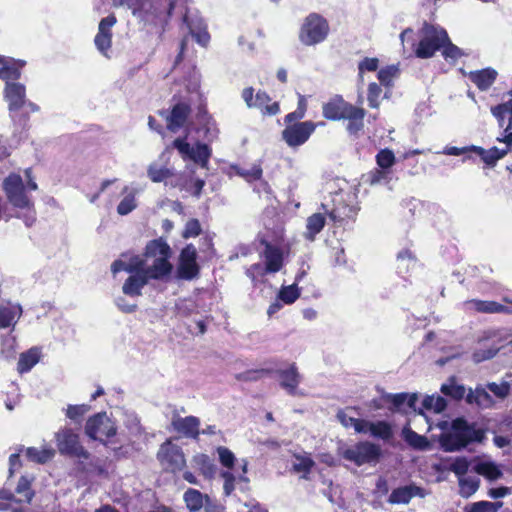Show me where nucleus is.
I'll return each mask as SVG.
<instances>
[{"mask_svg": "<svg viewBox=\"0 0 512 512\" xmlns=\"http://www.w3.org/2000/svg\"><path fill=\"white\" fill-rule=\"evenodd\" d=\"M484 431L463 418H457L451 423V431L440 437L441 447L447 452L459 451L472 442H482Z\"/></svg>", "mask_w": 512, "mask_h": 512, "instance_id": "nucleus-1", "label": "nucleus"}, {"mask_svg": "<svg viewBox=\"0 0 512 512\" xmlns=\"http://www.w3.org/2000/svg\"><path fill=\"white\" fill-rule=\"evenodd\" d=\"M171 255V248L164 239L151 240L146 245L145 257L148 261L152 259V263H147L144 272L153 280H162L169 276L173 270V265L169 261Z\"/></svg>", "mask_w": 512, "mask_h": 512, "instance_id": "nucleus-2", "label": "nucleus"}, {"mask_svg": "<svg viewBox=\"0 0 512 512\" xmlns=\"http://www.w3.org/2000/svg\"><path fill=\"white\" fill-rule=\"evenodd\" d=\"M418 38L417 45L413 39L411 44L415 47V55L421 59L431 58L448 41V35L444 29L428 23H424L418 31Z\"/></svg>", "mask_w": 512, "mask_h": 512, "instance_id": "nucleus-3", "label": "nucleus"}, {"mask_svg": "<svg viewBox=\"0 0 512 512\" xmlns=\"http://www.w3.org/2000/svg\"><path fill=\"white\" fill-rule=\"evenodd\" d=\"M3 190L8 202L15 208L31 209L33 202L27 195L29 190L20 175L12 173L3 180Z\"/></svg>", "mask_w": 512, "mask_h": 512, "instance_id": "nucleus-4", "label": "nucleus"}, {"mask_svg": "<svg viewBox=\"0 0 512 512\" xmlns=\"http://www.w3.org/2000/svg\"><path fill=\"white\" fill-rule=\"evenodd\" d=\"M341 455L345 460L361 466L376 463L381 456V448L374 443L362 441L345 448Z\"/></svg>", "mask_w": 512, "mask_h": 512, "instance_id": "nucleus-5", "label": "nucleus"}, {"mask_svg": "<svg viewBox=\"0 0 512 512\" xmlns=\"http://www.w3.org/2000/svg\"><path fill=\"white\" fill-rule=\"evenodd\" d=\"M329 32L327 21L317 14L309 15L300 32V40L305 45H314L325 40Z\"/></svg>", "mask_w": 512, "mask_h": 512, "instance_id": "nucleus-6", "label": "nucleus"}, {"mask_svg": "<svg viewBox=\"0 0 512 512\" xmlns=\"http://www.w3.org/2000/svg\"><path fill=\"white\" fill-rule=\"evenodd\" d=\"M173 146L178 150L184 160L190 159L199 164L202 168H208L209 158L211 157V149L208 145L197 143L195 147L191 146L186 137L176 138Z\"/></svg>", "mask_w": 512, "mask_h": 512, "instance_id": "nucleus-7", "label": "nucleus"}, {"mask_svg": "<svg viewBox=\"0 0 512 512\" xmlns=\"http://www.w3.org/2000/svg\"><path fill=\"white\" fill-rule=\"evenodd\" d=\"M85 432L94 440L104 441L116 434V427L106 413H98L88 419Z\"/></svg>", "mask_w": 512, "mask_h": 512, "instance_id": "nucleus-8", "label": "nucleus"}, {"mask_svg": "<svg viewBox=\"0 0 512 512\" xmlns=\"http://www.w3.org/2000/svg\"><path fill=\"white\" fill-rule=\"evenodd\" d=\"M196 248L189 244L180 253L177 266V278L183 280H193L199 275V266L196 262Z\"/></svg>", "mask_w": 512, "mask_h": 512, "instance_id": "nucleus-9", "label": "nucleus"}, {"mask_svg": "<svg viewBox=\"0 0 512 512\" xmlns=\"http://www.w3.org/2000/svg\"><path fill=\"white\" fill-rule=\"evenodd\" d=\"M57 447L61 454L87 459L89 453L79 444L78 436L71 429H63L56 433Z\"/></svg>", "mask_w": 512, "mask_h": 512, "instance_id": "nucleus-10", "label": "nucleus"}, {"mask_svg": "<svg viewBox=\"0 0 512 512\" xmlns=\"http://www.w3.org/2000/svg\"><path fill=\"white\" fill-rule=\"evenodd\" d=\"M157 457L161 465L172 472L181 470L185 465L184 454L180 447L170 441L163 443L158 451Z\"/></svg>", "mask_w": 512, "mask_h": 512, "instance_id": "nucleus-11", "label": "nucleus"}, {"mask_svg": "<svg viewBox=\"0 0 512 512\" xmlns=\"http://www.w3.org/2000/svg\"><path fill=\"white\" fill-rule=\"evenodd\" d=\"M316 124L311 121L288 125L282 132V137L290 147L304 144L314 132Z\"/></svg>", "mask_w": 512, "mask_h": 512, "instance_id": "nucleus-12", "label": "nucleus"}, {"mask_svg": "<svg viewBox=\"0 0 512 512\" xmlns=\"http://www.w3.org/2000/svg\"><path fill=\"white\" fill-rule=\"evenodd\" d=\"M491 113L497 119L500 127H504L505 135L498 141L512 145V99L491 108Z\"/></svg>", "mask_w": 512, "mask_h": 512, "instance_id": "nucleus-13", "label": "nucleus"}, {"mask_svg": "<svg viewBox=\"0 0 512 512\" xmlns=\"http://www.w3.org/2000/svg\"><path fill=\"white\" fill-rule=\"evenodd\" d=\"M253 88H246L243 90L242 97L249 108H258L268 115H275L279 112V105L277 102L268 105L270 97L263 91H258L255 97L253 96Z\"/></svg>", "mask_w": 512, "mask_h": 512, "instance_id": "nucleus-14", "label": "nucleus"}, {"mask_svg": "<svg viewBox=\"0 0 512 512\" xmlns=\"http://www.w3.org/2000/svg\"><path fill=\"white\" fill-rule=\"evenodd\" d=\"M354 105L346 102L341 96H335L323 104L324 118L332 121L342 120L353 109Z\"/></svg>", "mask_w": 512, "mask_h": 512, "instance_id": "nucleus-15", "label": "nucleus"}, {"mask_svg": "<svg viewBox=\"0 0 512 512\" xmlns=\"http://www.w3.org/2000/svg\"><path fill=\"white\" fill-rule=\"evenodd\" d=\"M116 17L111 14L103 18L98 26V33L95 36L94 42L97 49L103 54L107 55V51L112 43V27L116 24Z\"/></svg>", "mask_w": 512, "mask_h": 512, "instance_id": "nucleus-16", "label": "nucleus"}, {"mask_svg": "<svg viewBox=\"0 0 512 512\" xmlns=\"http://www.w3.org/2000/svg\"><path fill=\"white\" fill-rule=\"evenodd\" d=\"M426 492L421 487L410 484L394 489L389 495L388 502L391 504H408L414 497L424 498Z\"/></svg>", "mask_w": 512, "mask_h": 512, "instance_id": "nucleus-17", "label": "nucleus"}, {"mask_svg": "<svg viewBox=\"0 0 512 512\" xmlns=\"http://www.w3.org/2000/svg\"><path fill=\"white\" fill-rule=\"evenodd\" d=\"M26 89L23 84L7 82L5 87V98L9 103L10 112L21 109L25 104Z\"/></svg>", "mask_w": 512, "mask_h": 512, "instance_id": "nucleus-18", "label": "nucleus"}, {"mask_svg": "<svg viewBox=\"0 0 512 512\" xmlns=\"http://www.w3.org/2000/svg\"><path fill=\"white\" fill-rule=\"evenodd\" d=\"M150 277L144 272L130 275L123 284L122 291L130 297H137L142 294V288L148 283Z\"/></svg>", "mask_w": 512, "mask_h": 512, "instance_id": "nucleus-19", "label": "nucleus"}, {"mask_svg": "<svg viewBox=\"0 0 512 512\" xmlns=\"http://www.w3.org/2000/svg\"><path fill=\"white\" fill-rule=\"evenodd\" d=\"M263 257L265 260V273H276L281 270L283 266V253L279 248L266 243Z\"/></svg>", "mask_w": 512, "mask_h": 512, "instance_id": "nucleus-20", "label": "nucleus"}, {"mask_svg": "<svg viewBox=\"0 0 512 512\" xmlns=\"http://www.w3.org/2000/svg\"><path fill=\"white\" fill-rule=\"evenodd\" d=\"M174 429L187 437L197 438L199 435L200 421L197 417H177L172 421Z\"/></svg>", "mask_w": 512, "mask_h": 512, "instance_id": "nucleus-21", "label": "nucleus"}, {"mask_svg": "<svg viewBox=\"0 0 512 512\" xmlns=\"http://www.w3.org/2000/svg\"><path fill=\"white\" fill-rule=\"evenodd\" d=\"M190 108L187 104L179 103L175 105L167 117V128L171 132H177L185 124Z\"/></svg>", "mask_w": 512, "mask_h": 512, "instance_id": "nucleus-22", "label": "nucleus"}, {"mask_svg": "<svg viewBox=\"0 0 512 512\" xmlns=\"http://www.w3.org/2000/svg\"><path fill=\"white\" fill-rule=\"evenodd\" d=\"M363 430L361 433H370L373 437L380 438L383 440H388L392 437V427L386 421H377L371 422L368 420H364Z\"/></svg>", "mask_w": 512, "mask_h": 512, "instance_id": "nucleus-23", "label": "nucleus"}, {"mask_svg": "<svg viewBox=\"0 0 512 512\" xmlns=\"http://www.w3.org/2000/svg\"><path fill=\"white\" fill-rule=\"evenodd\" d=\"M25 65L24 61H16L14 59H0V78L5 80H16L20 77V69Z\"/></svg>", "mask_w": 512, "mask_h": 512, "instance_id": "nucleus-24", "label": "nucleus"}, {"mask_svg": "<svg viewBox=\"0 0 512 512\" xmlns=\"http://www.w3.org/2000/svg\"><path fill=\"white\" fill-rule=\"evenodd\" d=\"M469 309H474L481 313H506L510 314L512 311L502 304L495 301H483V300H470L466 302Z\"/></svg>", "mask_w": 512, "mask_h": 512, "instance_id": "nucleus-25", "label": "nucleus"}, {"mask_svg": "<svg viewBox=\"0 0 512 512\" xmlns=\"http://www.w3.org/2000/svg\"><path fill=\"white\" fill-rule=\"evenodd\" d=\"M22 307L20 304L13 306H0V329L15 326L22 316Z\"/></svg>", "mask_w": 512, "mask_h": 512, "instance_id": "nucleus-26", "label": "nucleus"}, {"mask_svg": "<svg viewBox=\"0 0 512 512\" xmlns=\"http://www.w3.org/2000/svg\"><path fill=\"white\" fill-rule=\"evenodd\" d=\"M497 72L494 69L486 68L470 72V80L480 89L487 90L495 81Z\"/></svg>", "mask_w": 512, "mask_h": 512, "instance_id": "nucleus-27", "label": "nucleus"}, {"mask_svg": "<svg viewBox=\"0 0 512 512\" xmlns=\"http://www.w3.org/2000/svg\"><path fill=\"white\" fill-rule=\"evenodd\" d=\"M466 400L468 403H475L481 408H490L494 405V400L487 392V387L485 388L481 385L477 386L474 390L470 389Z\"/></svg>", "mask_w": 512, "mask_h": 512, "instance_id": "nucleus-28", "label": "nucleus"}, {"mask_svg": "<svg viewBox=\"0 0 512 512\" xmlns=\"http://www.w3.org/2000/svg\"><path fill=\"white\" fill-rule=\"evenodd\" d=\"M207 498L210 497L192 488L186 490L183 495L184 502L189 512H199L201 509H204Z\"/></svg>", "mask_w": 512, "mask_h": 512, "instance_id": "nucleus-29", "label": "nucleus"}, {"mask_svg": "<svg viewBox=\"0 0 512 512\" xmlns=\"http://www.w3.org/2000/svg\"><path fill=\"white\" fill-rule=\"evenodd\" d=\"M511 145H507L504 149L493 147L489 150H485L479 146H471V150L478 154L481 159L488 165H494L496 161L503 158L509 151Z\"/></svg>", "mask_w": 512, "mask_h": 512, "instance_id": "nucleus-30", "label": "nucleus"}, {"mask_svg": "<svg viewBox=\"0 0 512 512\" xmlns=\"http://www.w3.org/2000/svg\"><path fill=\"white\" fill-rule=\"evenodd\" d=\"M474 471L489 481H495L503 476L499 466L491 461H482L474 466Z\"/></svg>", "mask_w": 512, "mask_h": 512, "instance_id": "nucleus-31", "label": "nucleus"}, {"mask_svg": "<svg viewBox=\"0 0 512 512\" xmlns=\"http://www.w3.org/2000/svg\"><path fill=\"white\" fill-rule=\"evenodd\" d=\"M40 359V350L37 347H32L28 351L22 353L18 361L19 373H25L30 371Z\"/></svg>", "mask_w": 512, "mask_h": 512, "instance_id": "nucleus-32", "label": "nucleus"}, {"mask_svg": "<svg viewBox=\"0 0 512 512\" xmlns=\"http://www.w3.org/2000/svg\"><path fill=\"white\" fill-rule=\"evenodd\" d=\"M365 115V110L356 106L346 115L345 120H348L347 131L350 134H356L363 129Z\"/></svg>", "mask_w": 512, "mask_h": 512, "instance_id": "nucleus-33", "label": "nucleus"}, {"mask_svg": "<svg viewBox=\"0 0 512 512\" xmlns=\"http://www.w3.org/2000/svg\"><path fill=\"white\" fill-rule=\"evenodd\" d=\"M280 384L290 394H294L295 389L299 384V374L294 365L287 370H281L279 372Z\"/></svg>", "mask_w": 512, "mask_h": 512, "instance_id": "nucleus-34", "label": "nucleus"}, {"mask_svg": "<svg viewBox=\"0 0 512 512\" xmlns=\"http://www.w3.org/2000/svg\"><path fill=\"white\" fill-rule=\"evenodd\" d=\"M122 193L125 194L123 199L117 206V213L119 215H127L131 213L137 207L136 202V190H130L127 186H125L122 190Z\"/></svg>", "mask_w": 512, "mask_h": 512, "instance_id": "nucleus-35", "label": "nucleus"}, {"mask_svg": "<svg viewBox=\"0 0 512 512\" xmlns=\"http://www.w3.org/2000/svg\"><path fill=\"white\" fill-rule=\"evenodd\" d=\"M184 22L187 24L191 35L197 43L204 47L207 46L210 40V35L206 30V26L203 25L202 22H199L198 24L192 23L187 14L184 16Z\"/></svg>", "mask_w": 512, "mask_h": 512, "instance_id": "nucleus-36", "label": "nucleus"}, {"mask_svg": "<svg viewBox=\"0 0 512 512\" xmlns=\"http://www.w3.org/2000/svg\"><path fill=\"white\" fill-rule=\"evenodd\" d=\"M55 455V450L52 448L37 449L35 447H29L26 449V456L30 461L44 464L50 461Z\"/></svg>", "mask_w": 512, "mask_h": 512, "instance_id": "nucleus-37", "label": "nucleus"}, {"mask_svg": "<svg viewBox=\"0 0 512 512\" xmlns=\"http://www.w3.org/2000/svg\"><path fill=\"white\" fill-rule=\"evenodd\" d=\"M459 494L463 498H469L477 492L480 487V480L477 477H460L458 479Z\"/></svg>", "mask_w": 512, "mask_h": 512, "instance_id": "nucleus-38", "label": "nucleus"}, {"mask_svg": "<svg viewBox=\"0 0 512 512\" xmlns=\"http://www.w3.org/2000/svg\"><path fill=\"white\" fill-rule=\"evenodd\" d=\"M402 436L404 440L415 449L425 450L429 446V442L425 436L419 435L408 427L402 430Z\"/></svg>", "mask_w": 512, "mask_h": 512, "instance_id": "nucleus-39", "label": "nucleus"}, {"mask_svg": "<svg viewBox=\"0 0 512 512\" xmlns=\"http://www.w3.org/2000/svg\"><path fill=\"white\" fill-rule=\"evenodd\" d=\"M325 225V218L321 213H315L308 217L305 237L309 240H314L316 234H318Z\"/></svg>", "mask_w": 512, "mask_h": 512, "instance_id": "nucleus-40", "label": "nucleus"}, {"mask_svg": "<svg viewBox=\"0 0 512 512\" xmlns=\"http://www.w3.org/2000/svg\"><path fill=\"white\" fill-rule=\"evenodd\" d=\"M148 177L154 183L166 182L170 177L173 176V170L166 167H157L151 164L147 170Z\"/></svg>", "mask_w": 512, "mask_h": 512, "instance_id": "nucleus-41", "label": "nucleus"}, {"mask_svg": "<svg viewBox=\"0 0 512 512\" xmlns=\"http://www.w3.org/2000/svg\"><path fill=\"white\" fill-rule=\"evenodd\" d=\"M440 390L444 395L450 396L455 400L462 399L466 393L465 387L457 384L454 378H451L448 383L442 384Z\"/></svg>", "mask_w": 512, "mask_h": 512, "instance_id": "nucleus-42", "label": "nucleus"}, {"mask_svg": "<svg viewBox=\"0 0 512 512\" xmlns=\"http://www.w3.org/2000/svg\"><path fill=\"white\" fill-rule=\"evenodd\" d=\"M16 493L20 496L18 499L19 502H30L34 496V492L31 489L30 480L22 476L17 484Z\"/></svg>", "mask_w": 512, "mask_h": 512, "instance_id": "nucleus-43", "label": "nucleus"}, {"mask_svg": "<svg viewBox=\"0 0 512 512\" xmlns=\"http://www.w3.org/2000/svg\"><path fill=\"white\" fill-rule=\"evenodd\" d=\"M422 405L427 410H432L435 413H441L445 410L447 403L446 400L439 395L426 396Z\"/></svg>", "mask_w": 512, "mask_h": 512, "instance_id": "nucleus-44", "label": "nucleus"}, {"mask_svg": "<svg viewBox=\"0 0 512 512\" xmlns=\"http://www.w3.org/2000/svg\"><path fill=\"white\" fill-rule=\"evenodd\" d=\"M314 466V461L307 455H295L293 460V470L298 473H303L304 476L308 474L312 467Z\"/></svg>", "mask_w": 512, "mask_h": 512, "instance_id": "nucleus-45", "label": "nucleus"}, {"mask_svg": "<svg viewBox=\"0 0 512 512\" xmlns=\"http://www.w3.org/2000/svg\"><path fill=\"white\" fill-rule=\"evenodd\" d=\"M336 417L345 428L353 427L358 433H361V430H363V419H357L349 416L345 411L342 410L337 413Z\"/></svg>", "mask_w": 512, "mask_h": 512, "instance_id": "nucleus-46", "label": "nucleus"}, {"mask_svg": "<svg viewBox=\"0 0 512 512\" xmlns=\"http://www.w3.org/2000/svg\"><path fill=\"white\" fill-rule=\"evenodd\" d=\"M487 389L494 394L495 397L503 400L510 393V384L507 381L501 383L490 382L487 384Z\"/></svg>", "mask_w": 512, "mask_h": 512, "instance_id": "nucleus-47", "label": "nucleus"}, {"mask_svg": "<svg viewBox=\"0 0 512 512\" xmlns=\"http://www.w3.org/2000/svg\"><path fill=\"white\" fill-rule=\"evenodd\" d=\"M470 463L465 457H457L450 464L449 470L460 477H464L469 470Z\"/></svg>", "mask_w": 512, "mask_h": 512, "instance_id": "nucleus-48", "label": "nucleus"}, {"mask_svg": "<svg viewBox=\"0 0 512 512\" xmlns=\"http://www.w3.org/2000/svg\"><path fill=\"white\" fill-rule=\"evenodd\" d=\"M90 410L86 404L69 405L66 410V416L75 422H80L82 417Z\"/></svg>", "mask_w": 512, "mask_h": 512, "instance_id": "nucleus-49", "label": "nucleus"}, {"mask_svg": "<svg viewBox=\"0 0 512 512\" xmlns=\"http://www.w3.org/2000/svg\"><path fill=\"white\" fill-rule=\"evenodd\" d=\"M398 67L395 65L388 66L386 68L381 69L378 72V79L381 84L385 86L391 85L393 79L398 75Z\"/></svg>", "mask_w": 512, "mask_h": 512, "instance_id": "nucleus-50", "label": "nucleus"}, {"mask_svg": "<svg viewBox=\"0 0 512 512\" xmlns=\"http://www.w3.org/2000/svg\"><path fill=\"white\" fill-rule=\"evenodd\" d=\"M356 214L355 210L352 207H348L346 205L338 206L333 209L329 216L334 221H342L345 218H352Z\"/></svg>", "mask_w": 512, "mask_h": 512, "instance_id": "nucleus-51", "label": "nucleus"}, {"mask_svg": "<svg viewBox=\"0 0 512 512\" xmlns=\"http://www.w3.org/2000/svg\"><path fill=\"white\" fill-rule=\"evenodd\" d=\"M299 297V291L296 284L283 287L279 292V298L286 304L294 303Z\"/></svg>", "mask_w": 512, "mask_h": 512, "instance_id": "nucleus-52", "label": "nucleus"}, {"mask_svg": "<svg viewBox=\"0 0 512 512\" xmlns=\"http://www.w3.org/2000/svg\"><path fill=\"white\" fill-rule=\"evenodd\" d=\"M381 87L377 83H370L368 86L367 100L371 108H378L380 105Z\"/></svg>", "mask_w": 512, "mask_h": 512, "instance_id": "nucleus-53", "label": "nucleus"}, {"mask_svg": "<svg viewBox=\"0 0 512 512\" xmlns=\"http://www.w3.org/2000/svg\"><path fill=\"white\" fill-rule=\"evenodd\" d=\"M376 160L381 168L387 169L395 163V156L391 150L383 149L377 154Z\"/></svg>", "mask_w": 512, "mask_h": 512, "instance_id": "nucleus-54", "label": "nucleus"}, {"mask_svg": "<svg viewBox=\"0 0 512 512\" xmlns=\"http://www.w3.org/2000/svg\"><path fill=\"white\" fill-rule=\"evenodd\" d=\"M148 259L144 256V258L140 256L131 257L129 262H127L129 266V273L135 274L140 271H145L147 267Z\"/></svg>", "mask_w": 512, "mask_h": 512, "instance_id": "nucleus-55", "label": "nucleus"}, {"mask_svg": "<svg viewBox=\"0 0 512 512\" xmlns=\"http://www.w3.org/2000/svg\"><path fill=\"white\" fill-rule=\"evenodd\" d=\"M217 453L220 459V462L223 466L227 468H232L235 462V456L232 451H230L226 447H218Z\"/></svg>", "mask_w": 512, "mask_h": 512, "instance_id": "nucleus-56", "label": "nucleus"}, {"mask_svg": "<svg viewBox=\"0 0 512 512\" xmlns=\"http://www.w3.org/2000/svg\"><path fill=\"white\" fill-rule=\"evenodd\" d=\"M498 351L499 348L496 347L488 348L485 350L479 349L473 353L472 358L475 363H480L482 361L492 359L498 353Z\"/></svg>", "mask_w": 512, "mask_h": 512, "instance_id": "nucleus-57", "label": "nucleus"}, {"mask_svg": "<svg viewBox=\"0 0 512 512\" xmlns=\"http://www.w3.org/2000/svg\"><path fill=\"white\" fill-rule=\"evenodd\" d=\"M201 233V226L197 219H190L186 225L185 229L182 233L183 238H191L196 237Z\"/></svg>", "mask_w": 512, "mask_h": 512, "instance_id": "nucleus-58", "label": "nucleus"}, {"mask_svg": "<svg viewBox=\"0 0 512 512\" xmlns=\"http://www.w3.org/2000/svg\"><path fill=\"white\" fill-rule=\"evenodd\" d=\"M442 48H443L442 54L445 57V59H451V60L455 61L459 57L462 56V51L460 50V48H458L457 46L452 44L449 39L444 44V46H442Z\"/></svg>", "mask_w": 512, "mask_h": 512, "instance_id": "nucleus-59", "label": "nucleus"}, {"mask_svg": "<svg viewBox=\"0 0 512 512\" xmlns=\"http://www.w3.org/2000/svg\"><path fill=\"white\" fill-rule=\"evenodd\" d=\"M378 65H379V60L377 58L363 59L358 65L360 78H362V74L365 71H370V72L376 71L378 68Z\"/></svg>", "mask_w": 512, "mask_h": 512, "instance_id": "nucleus-60", "label": "nucleus"}, {"mask_svg": "<svg viewBox=\"0 0 512 512\" xmlns=\"http://www.w3.org/2000/svg\"><path fill=\"white\" fill-rule=\"evenodd\" d=\"M238 174L248 180H258L262 176V169L259 165H253L250 169H241Z\"/></svg>", "mask_w": 512, "mask_h": 512, "instance_id": "nucleus-61", "label": "nucleus"}, {"mask_svg": "<svg viewBox=\"0 0 512 512\" xmlns=\"http://www.w3.org/2000/svg\"><path fill=\"white\" fill-rule=\"evenodd\" d=\"M465 512H492V506L489 505V501H478L468 504L464 508Z\"/></svg>", "mask_w": 512, "mask_h": 512, "instance_id": "nucleus-62", "label": "nucleus"}, {"mask_svg": "<svg viewBox=\"0 0 512 512\" xmlns=\"http://www.w3.org/2000/svg\"><path fill=\"white\" fill-rule=\"evenodd\" d=\"M222 477L224 478V492L226 495H230L232 491L234 490V481L235 477L230 472H223Z\"/></svg>", "mask_w": 512, "mask_h": 512, "instance_id": "nucleus-63", "label": "nucleus"}, {"mask_svg": "<svg viewBox=\"0 0 512 512\" xmlns=\"http://www.w3.org/2000/svg\"><path fill=\"white\" fill-rule=\"evenodd\" d=\"M149 4V0H128L127 8L132 14L137 15L138 11L143 10Z\"/></svg>", "mask_w": 512, "mask_h": 512, "instance_id": "nucleus-64", "label": "nucleus"}]
</instances>
